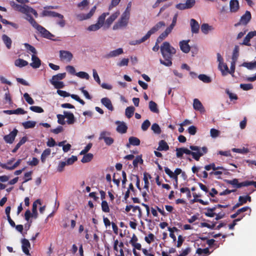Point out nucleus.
Wrapping results in <instances>:
<instances>
[{
    "mask_svg": "<svg viewBox=\"0 0 256 256\" xmlns=\"http://www.w3.org/2000/svg\"><path fill=\"white\" fill-rule=\"evenodd\" d=\"M162 55L165 60L160 59V63L165 66H170L172 65V58L176 54V50L168 42H164L160 46Z\"/></svg>",
    "mask_w": 256,
    "mask_h": 256,
    "instance_id": "f257e3e1",
    "label": "nucleus"
},
{
    "mask_svg": "<svg viewBox=\"0 0 256 256\" xmlns=\"http://www.w3.org/2000/svg\"><path fill=\"white\" fill-rule=\"evenodd\" d=\"M130 16V10L126 8L122 14L120 18L114 24L112 27L114 30H117L127 26Z\"/></svg>",
    "mask_w": 256,
    "mask_h": 256,
    "instance_id": "f03ea898",
    "label": "nucleus"
},
{
    "mask_svg": "<svg viewBox=\"0 0 256 256\" xmlns=\"http://www.w3.org/2000/svg\"><path fill=\"white\" fill-rule=\"evenodd\" d=\"M66 73H61L53 76L50 80V84L56 89L63 88L64 84L60 80L66 77Z\"/></svg>",
    "mask_w": 256,
    "mask_h": 256,
    "instance_id": "7ed1b4c3",
    "label": "nucleus"
},
{
    "mask_svg": "<svg viewBox=\"0 0 256 256\" xmlns=\"http://www.w3.org/2000/svg\"><path fill=\"white\" fill-rule=\"evenodd\" d=\"M190 148L192 150V158L197 161L199 160L200 157L208 152V149L205 146L200 148L198 146H191Z\"/></svg>",
    "mask_w": 256,
    "mask_h": 256,
    "instance_id": "20e7f679",
    "label": "nucleus"
},
{
    "mask_svg": "<svg viewBox=\"0 0 256 256\" xmlns=\"http://www.w3.org/2000/svg\"><path fill=\"white\" fill-rule=\"evenodd\" d=\"M18 12H20L26 15V19L30 22V18H33L30 14H32L36 18H38V14L37 12L32 8L26 5L18 7Z\"/></svg>",
    "mask_w": 256,
    "mask_h": 256,
    "instance_id": "39448f33",
    "label": "nucleus"
},
{
    "mask_svg": "<svg viewBox=\"0 0 256 256\" xmlns=\"http://www.w3.org/2000/svg\"><path fill=\"white\" fill-rule=\"evenodd\" d=\"M109 15L108 12H104L102 14L98 19L97 22L95 24L90 26L87 30L88 31H96L104 26L105 18L107 16Z\"/></svg>",
    "mask_w": 256,
    "mask_h": 256,
    "instance_id": "423d86ee",
    "label": "nucleus"
},
{
    "mask_svg": "<svg viewBox=\"0 0 256 256\" xmlns=\"http://www.w3.org/2000/svg\"><path fill=\"white\" fill-rule=\"evenodd\" d=\"M96 10V6H94L90 9L88 13H76L75 14L74 17L77 20L80 22L89 20L94 15Z\"/></svg>",
    "mask_w": 256,
    "mask_h": 256,
    "instance_id": "0eeeda50",
    "label": "nucleus"
},
{
    "mask_svg": "<svg viewBox=\"0 0 256 256\" xmlns=\"http://www.w3.org/2000/svg\"><path fill=\"white\" fill-rule=\"evenodd\" d=\"M178 16V14H174L172 18L171 24L160 35L159 40L167 38L168 36L172 32L174 27L176 25Z\"/></svg>",
    "mask_w": 256,
    "mask_h": 256,
    "instance_id": "6e6552de",
    "label": "nucleus"
},
{
    "mask_svg": "<svg viewBox=\"0 0 256 256\" xmlns=\"http://www.w3.org/2000/svg\"><path fill=\"white\" fill-rule=\"evenodd\" d=\"M30 24L36 28L42 36H43L50 38L52 34L46 29L42 26H40L34 18H30Z\"/></svg>",
    "mask_w": 256,
    "mask_h": 256,
    "instance_id": "1a4fd4ad",
    "label": "nucleus"
},
{
    "mask_svg": "<svg viewBox=\"0 0 256 256\" xmlns=\"http://www.w3.org/2000/svg\"><path fill=\"white\" fill-rule=\"evenodd\" d=\"M110 132L108 131H102L100 134L98 140H104L106 145L110 146L114 142L113 138L110 136Z\"/></svg>",
    "mask_w": 256,
    "mask_h": 256,
    "instance_id": "9d476101",
    "label": "nucleus"
},
{
    "mask_svg": "<svg viewBox=\"0 0 256 256\" xmlns=\"http://www.w3.org/2000/svg\"><path fill=\"white\" fill-rule=\"evenodd\" d=\"M196 4V0H186L185 3H180L176 5V8L180 10H184L192 8Z\"/></svg>",
    "mask_w": 256,
    "mask_h": 256,
    "instance_id": "9b49d317",
    "label": "nucleus"
},
{
    "mask_svg": "<svg viewBox=\"0 0 256 256\" xmlns=\"http://www.w3.org/2000/svg\"><path fill=\"white\" fill-rule=\"evenodd\" d=\"M60 58L62 61L69 62L72 60L73 54L71 52L68 50H60Z\"/></svg>",
    "mask_w": 256,
    "mask_h": 256,
    "instance_id": "f8f14e48",
    "label": "nucleus"
},
{
    "mask_svg": "<svg viewBox=\"0 0 256 256\" xmlns=\"http://www.w3.org/2000/svg\"><path fill=\"white\" fill-rule=\"evenodd\" d=\"M166 26V23L164 21H160L152 27L146 33L150 38V36Z\"/></svg>",
    "mask_w": 256,
    "mask_h": 256,
    "instance_id": "ddd939ff",
    "label": "nucleus"
},
{
    "mask_svg": "<svg viewBox=\"0 0 256 256\" xmlns=\"http://www.w3.org/2000/svg\"><path fill=\"white\" fill-rule=\"evenodd\" d=\"M120 15V12H116L110 15L106 20L105 19L104 26V28H108L110 27L113 22L118 18Z\"/></svg>",
    "mask_w": 256,
    "mask_h": 256,
    "instance_id": "4468645a",
    "label": "nucleus"
},
{
    "mask_svg": "<svg viewBox=\"0 0 256 256\" xmlns=\"http://www.w3.org/2000/svg\"><path fill=\"white\" fill-rule=\"evenodd\" d=\"M190 42V40H182L180 42H179V46L180 50L184 52V53H188L190 50V46L188 44V42Z\"/></svg>",
    "mask_w": 256,
    "mask_h": 256,
    "instance_id": "2eb2a0df",
    "label": "nucleus"
},
{
    "mask_svg": "<svg viewBox=\"0 0 256 256\" xmlns=\"http://www.w3.org/2000/svg\"><path fill=\"white\" fill-rule=\"evenodd\" d=\"M116 124L118 125L116 131L120 134H125L128 129L126 124L124 122L116 121Z\"/></svg>",
    "mask_w": 256,
    "mask_h": 256,
    "instance_id": "dca6fc26",
    "label": "nucleus"
},
{
    "mask_svg": "<svg viewBox=\"0 0 256 256\" xmlns=\"http://www.w3.org/2000/svg\"><path fill=\"white\" fill-rule=\"evenodd\" d=\"M251 19V14L248 11H246L245 14L243 15L240 20L239 23L235 24V26H237L240 24H246Z\"/></svg>",
    "mask_w": 256,
    "mask_h": 256,
    "instance_id": "f3484780",
    "label": "nucleus"
},
{
    "mask_svg": "<svg viewBox=\"0 0 256 256\" xmlns=\"http://www.w3.org/2000/svg\"><path fill=\"white\" fill-rule=\"evenodd\" d=\"M18 130L16 129L14 130L9 134L4 136V140L9 144H12L14 140V138L18 134Z\"/></svg>",
    "mask_w": 256,
    "mask_h": 256,
    "instance_id": "a211bd4d",
    "label": "nucleus"
},
{
    "mask_svg": "<svg viewBox=\"0 0 256 256\" xmlns=\"http://www.w3.org/2000/svg\"><path fill=\"white\" fill-rule=\"evenodd\" d=\"M22 249L23 252L26 255H30L29 249L30 248V244L29 241L26 239L22 240Z\"/></svg>",
    "mask_w": 256,
    "mask_h": 256,
    "instance_id": "6ab92c4d",
    "label": "nucleus"
},
{
    "mask_svg": "<svg viewBox=\"0 0 256 256\" xmlns=\"http://www.w3.org/2000/svg\"><path fill=\"white\" fill-rule=\"evenodd\" d=\"M239 2L238 0H230V10L231 12H236L239 10Z\"/></svg>",
    "mask_w": 256,
    "mask_h": 256,
    "instance_id": "aec40b11",
    "label": "nucleus"
},
{
    "mask_svg": "<svg viewBox=\"0 0 256 256\" xmlns=\"http://www.w3.org/2000/svg\"><path fill=\"white\" fill-rule=\"evenodd\" d=\"M193 108L195 110L200 111V112H204L205 111L202 102L197 98L194 100Z\"/></svg>",
    "mask_w": 256,
    "mask_h": 256,
    "instance_id": "412c9836",
    "label": "nucleus"
},
{
    "mask_svg": "<svg viewBox=\"0 0 256 256\" xmlns=\"http://www.w3.org/2000/svg\"><path fill=\"white\" fill-rule=\"evenodd\" d=\"M65 118L67 119L66 122L68 124H72L76 122V119L72 113L66 111L64 112Z\"/></svg>",
    "mask_w": 256,
    "mask_h": 256,
    "instance_id": "4be33fe9",
    "label": "nucleus"
},
{
    "mask_svg": "<svg viewBox=\"0 0 256 256\" xmlns=\"http://www.w3.org/2000/svg\"><path fill=\"white\" fill-rule=\"evenodd\" d=\"M124 53L123 49L122 48H118L116 50L110 51L108 53L106 57L108 58L118 56Z\"/></svg>",
    "mask_w": 256,
    "mask_h": 256,
    "instance_id": "5701e85b",
    "label": "nucleus"
},
{
    "mask_svg": "<svg viewBox=\"0 0 256 256\" xmlns=\"http://www.w3.org/2000/svg\"><path fill=\"white\" fill-rule=\"evenodd\" d=\"M32 62L30 64V66L34 68H38L41 64V61L40 58L35 54L32 56Z\"/></svg>",
    "mask_w": 256,
    "mask_h": 256,
    "instance_id": "b1692460",
    "label": "nucleus"
},
{
    "mask_svg": "<svg viewBox=\"0 0 256 256\" xmlns=\"http://www.w3.org/2000/svg\"><path fill=\"white\" fill-rule=\"evenodd\" d=\"M254 36H256V31H252L248 32L244 38L242 44L250 46V41Z\"/></svg>",
    "mask_w": 256,
    "mask_h": 256,
    "instance_id": "393cba45",
    "label": "nucleus"
},
{
    "mask_svg": "<svg viewBox=\"0 0 256 256\" xmlns=\"http://www.w3.org/2000/svg\"><path fill=\"white\" fill-rule=\"evenodd\" d=\"M190 26L191 31L192 33L197 34L199 31L200 26L198 23L194 18L190 20Z\"/></svg>",
    "mask_w": 256,
    "mask_h": 256,
    "instance_id": "a878e982",
    "label": "nucleus"
},
{
    "mask_svg": "<svg viewBox=\"0 0 256 256\" xmlns=\"http://www.w3.org/2000/svg\"><path fill=\"white\" fill-rule=\"evenodd\" d=\"M218 68L221 72L223 76H226L228 74L229 70L227 64L224 62L218 64Z\"/></svg>",
    "mask_w": 256,
    "mask_h": 256,
    "instance_id": "bb28decb",
    "label": "nucleus"
},
{
    "mask_svg": "<svg viewBox=\"0 0 256 256\" xmlns=\"http://www.w3.org/2000/svg\"><path fill=\"white\" fill-rule=\"evenodd\" d=\"M101 102L108 109L112 111L114 110V107L112 104L110 100L108 98H104L101 100Z\"/></svg>",
    "mask_w": 256,
    "mask_h": 256,
    "instance_id": "cd10ccee",
    "label": "nucleus"
},
{
    "mask_svg": "<svg viewBox=\"0 0 256 256\" xmlns=\"http://www.w3.org/2000/svg\"><path fill=\"white\" fill-rule=\"evenodd\" d=\"M42 16H48L51 17H55L58 18H62V14H58V12L48 10H44L42 12Z\"/></svg>",
    "mask_w": 256,
    "mask_h": 256,
    "instance_id": "c85d7f7f",
    "label": "nucleus"
},
{
    "mask_svg": "<svg viewBox=\"0 0 256 256\" xmlns=\"http://www.w3.org/2000/svg\"><path fill=\"white\" fill-rule=\"evenodd\" d=\"M138 240V239L136 236L134 234L130 242L134 248L140 250L141 249V244L137 242Z\"/></svg>",
    "mask_w": 256,
    "mask_h": 256,
    "instance_id": "c756f323",
    "label": "nucleus"
},
{
    "mask_svg": "<svg viewBox=\"0 0 256 256\" xmlns=\"http://www.w3.org/2000/svg\"><path fill=\"white\" fill-rule=\"evenodd\" d=\"M89 2L88 0H83L77 4V7L80 10H84L88 8Z\"/></svg>",
    "mask_w": 256,
    "mask_h": 256,
    "instance_id": "7c9ffc66",
    "label": "nucleus"
},
{
    "mask_svg": "<svg viewBox=\"0 0 256 256\" xmlns=\"http://www.w3.org/2000/svg\"><path fill=\"white\" fill-rule=\"evenodd\" d=\"M2 40L8 49H10L12 46V40L11 38L6 34L2 36Z\"/></svg>",
    "mask_w": 256,
    "mask_h": 256,
    "instance_id": "2f4dec72",
    "label": "nucleus"
},
{
    "mask_svg": "<svg viewBox=\"0 0 256 256\" xmlns=\"http://www.w3.org/2000/svg\"><path fill=\"white\" fill-rule=\"evenodd\" d=\"M148 38H149L148 36V35L146 34L142 38L138 40H134L130 41L129 44L131 46H135V45L140 44L141 43L144 42Z\"/></svg>",
    "mask_w": 256,
    "mask_h": 256,
    "instance_id": "473e14b6",
    "label": "nucleus"
},
{
    "mask_svg": "<svg viewBox=\"0 0 256 256\" xmlns=\"http://www.w3.org/2000/svg\"><path fill=\"white\" fill-rule=\"evenodd\" d=\"M169 149V146L167 143L164 140H161L159 142V146L157 148L158 150H168Z\"/></svg>",
    "mask_w": 256,
    "mask_h": 256,
    "instance_id": "72a5a7b5",
    "label": "nucleus"
},
{
    "mask_svg": "<svg viewBox=\"0 0 256 256\" xmlns=\"http://www.w3.org/2000/svg\"><path fill=\"white\" fill-rule=\"evenodd\" d=\"M214 30V28L212 26L208 25V24H204L201 26L202 32L204 34H208L209 32Z\"/></svg>",
    "mask_w": 256,
    "mask_h": 256,
    "instance_id": "f704fd0d",
    "label": "nucleus"
},
{
    "mask_svg": "<svg viewBox=\"0 0 256 256\" xmlns=\"http://www.w3.org/2000/svg\"><path fill=\"white\" fill-rule=\"evenodd\" d=\"M148 107L152 112L156 114L159 112V110L158 108V105L154 101L151 100L149 102Z\"/></svg>",
    "mask_w": 256,
    "mask_h": 256,
    "instance_id": "c9c22d12",
    "label": "nucleus"
},
{
    "mask_svg": "<svg viewBox=\"0 0 256 256\" xmlns=\"http://www.w3.org/2000/svg\"><path fill=\"white\" fill-rule=\"evenodd\" d=\"M22 162L21 159H18L15 163H14L12 165V166H7L6 165H2V168L4 169H6L7 170H13L16 168Z\"/></svg>",
    "mask_w": 256,
    "mask_h": 256,
    "instance_id": "e433bc0d",
    "label": "nucleus"
},
{
    "mask_svg": "<svg viewBox=\"0 0 256 256\" xmlns=\"http://www.w3.org/2000/svg\"><path fill=\"white\" fill-rule=\"evenodd\" d=\"M204 168L206 170H210L211 169H212L213 170H225V169L222 166H218L216 167L214 164L212 163L208 165H206L204 166Z\"/></svg>",
    "mask_w": 256,
    "mask_h": 256,
    "instance_id": "4c0bfd02",
    "label": "nucleus"
},
{
    "mask_svg": "<svg viewBox=\"0 0 256 256\" xmlns=\"http://www.w3.org/2000/svg\"><path fill=\"white\" fill-rule=\"evenodd\" d=\"M23 127L26 128H32L36 126V122L34 121H27L22 124Z\"/></svg>",
    "mask_w": 256,
    "mask_h": 256,
    "instance_id": "58836bf2",
    "label": "nucleus"
},
{
    "mask_svg": "<svg viewBox=\"0 0 256 256\" xmlns=\"http://www.w3.org/2000/svg\"><path fill=\"white\" fill-rule=\"evenodd\" d=\"M50 153L51 150L50 148H46L42 152L40 157L42 162H45L46 158L50 155Z\"/></svg>",
    "mask_w": 256,
    "mask_h": 256,
    "instance_id": "ea45409f",
    "label": "nucleus"
},
{
    "mask_svg": "<svg viewBox=\"0 0 256 256\" xmlns=\"http://www.w3.org/2000/svg\"><path fill=\"white\" fill-rule=\"evenodd\" d=\"M164 172L170 178H172L174 180L176 183L178 182V176H174L173 174V172L170 168H168V167H165Z\"/></svg>",
    "mask_w": 256,
    "mask_h": 256,
    "instance_id": "a19ab883",
    "label": "nucleus"
},
{
    "mask_svg": "<svg viewBox=\"0 0 256 256\" xmlns=\"http://www.w3.org/2000/svg\"><path fill=\"white\" fill-rule=\"evenodd\" d=\"M134 110L135 108L132 106L126 108L125 112L126 116L128 118H130L132 116Z\"/></svg>",
    "mask_w": 256,
    "mask_h": 256,
    "instance_id": "79ce46f5",
    "label": "nucleus"
},
{
    "mask_svg": "<svg viewBox=\"0 0 256 256\" xmlns=\"http://www.w3.org/2000/svg\"><path fill=\"white\" fill-rule=\"evenodd\" d=\"M14 64L16 66L23 67L28 64V62L22 59L18 58L15 60Z\"/></svg>",
    "mask_w": 256,
    "mask_h": 256,
    "instance_id": "37998d69",
    "label": "nucleus"
},
{
    "mask_svg": "<svg viewBox=\"0 0 256 256\" xmlns=\"http://www.w3.org/2000/svg\"><path fill=\"white\" fill-rule=\"evenodd\" d=\"M129 144L132 146H139L140 144V140L134 136H131L128 139Z\"/></svg>",
    "mask_w": 256,
    "mask_h": 256,
    "instance_id": "c03bdc74",
    "label": "nucleus"
},
{
    "mask_svg": "<svg viewBox=\"0 0 256 256\" xmlns=\"http://www.w3.org/2000/svg\"><path fill=\"white\" fill-rule=\"evenodd\" d=\"M93 158V154L91 153H88L86 154H84L81 160V162L82 163H86L90 162Z\"/></svg>",
    "mask_w": 256,
    "mask_h": 256,
    "instance_id": "a18cd8bd",
    "label": "nucleus"
},
{
    "mask_svg": "<svg viewBox=\"0 0 256 256\" xmlns=\"http://www.w3.org/2000/svg\"><path fill=\"white\" fill-rule=\"evenodd\" d=\"M198 78L205 83H209L212 80L210 77L204 74H200L198 76Z\"/></svg>",
    "mask_w": 256,
    "mask_h": 256,
    "instance_id": "49530a36",
    "label": "nucleus"
},
{
    "mask_svg": "<svg viewBox=\"0 0 256 256\" xmlns=\"http://www.w3.org/2000/svg\"><path fill=\"white\" fill-rule=\"evenodd\" d=\"M242 66L246 68L249 70H252L256 68V61L254 62H244Z\"/></svg>",
    "mask_w": 256,
    "mask_h": 256,
    "instance_id": "de8ad7c7",
    "label": "nucleus"
},
{
    "mask_svg": "<svg viewBox=\"0 0 256 256\" xmlns=\"http://www.w3.org/2000/svg\"><path fill=\"white\" fill-rule=\"evenodd\" d=\"M76 76L79 77L80 78H84L87 80H89V78H90L89 74L88 73H86V72H76Z\"/></svg>",
    "mask_w": 256,
    "mask_h": 256,
    "instance_id": "09e8293b",
    "label": "nucleus"
},
{
    "mask_svg": "<svg viewBox=\"0 0 256 256\" xmlns=\"http://www.w3.org/2000/svg\"><path fill=\"white\" fill-rule=\"evenodd\" d=\"M38 202L40 204V200H37L34 202L32 204V216H34L35 218L37 217V205L36 203Z\"/></svg>",
    "mask_w": 256,
    "mask_h": 256,
    "instance_id": "8fccbe9b",
    "label": "nucleus"
},
{
    "mask_svg": "<svg viewBox=\"0 0 256 256\" xmlns=\"http://www.w3.org/2000/svg\"><path fill=\"white\" fill-rule=\"evenodd\" d=\"M151 129L156 134H160L161 133V129L158 124L156 123L152 124Z\"/></svg>",
    "mask_w": 256,
    "mask_h": 256,
    "instance_id": "3c124183",
    "label": "nucleus"
},
{
    "mask_svg": "<svg viewBox=\"0 0 256 256\" xmlns=\"http://www.w3.org/2000/svg\"><path fill=\"white\" fill-rule=\"evenodd\" d=\"M220 134V131L215 128H212L210 130V135L212 138L218 137Z\"/></svg>",
    "mask_w": 256,
    "mask_h": 256,
    "instance_id": "603ef678",
    "label": "nucleus"
},
{
    "mask_svg": "<svg viewBox=\"0 0 256 256\" xmlns=\"http://www.w3.org/2000/svg\"><path fill=\"white\" fill-rule=\"evenodd\" d=\"M182 174V176L185 179L186 177V174L184 172H182L180 168H177L175 170L174 172H173L174 176H178V175Z\"/></svg>",
    "mask_w": 256,
    "mask_h": 256,
    "instance_id": "864d4df0",
    "label": "nucleus"
},
{
    "mask_svg": "<svg viewBox=\"0 0 256 256\" xmlns=\"http://www.w3.org/2000/svg\"><path fill=\"white\" fill-rule=\"evenodd\" d=\"M58 118V122L59 124L64 125L66 124V121L64 120L65 119V116L64 114H57L56 116Z\"/></svg>",
    "mask_w": 256,
    "mask_h": 256,
    "instance_id": "5fc2aeb1",
    "label": "nucleus"
},
{
    "mask_svg": "<svg viewBox=\"0 0 256 256\" xmlns=\"http://www.w3.org/2000/svg\"><path fill=\"white\" fill-rule=\"evenodd\" d=\"M232 151L235 152L237 153H240V154H246L248 152L249 150L248 148H234L232 149Z\"/></svg>",
    "mask_w": 256,
    "mask_h": 256,
    "instance_id": "6e6d98bb",
    "label": "nucleus"
},
{
    "mask_svg": "<svg viewBox=\"0 0 256 256\" xmlns=\"http://www.w3.org/2000/svg\"><path fill=\"white\" fill-rule=\"evenodd\" d=\"M150 125V122L146 120L142 124L141 128L143 131H146Z\"/></svg>",
    "mask_w": 256,
    "mask_h": 256,
    "instance_id": "4d7b16f0",
    "label": "nucleus"
},
{
    "mask_svg": "<svg viewBox=\"0 0 256 256\" xmlns=\"http://www.w3.org/2000/svg\"><path fill=\"white\" fill-rule=\"evenodd\" d=\"M102 208L103 212H110V208L108 202L104 200L102 202Z\"/></svg>",
    "mask_w": 256,
    "mask_h": 256,
    "instance_id": "13d9d810",
    "label": "nucleus"
},
{
    "mask_svg": "<svg viewBox=\"0 0 256 256\" xmlns=\"http://www.w3.org/2000/svg\"><path fill=\"white\" fill-rule=\"evenodd\" d=\"M30 109L32 112L37 113H42L44 112V110L38 106H32L30 108Z\"/></svg>",
    "mask_w": 256,
    "mask_h": 256,
    "instance_id": "bf43d9fd",
    "label": "nucleus"
},
{
    "mask_svg": "<svg viewBox=\"0 0 256 256\" xmlns=\"http://www.w3.org/2000/svg\"><path fill=\"white\" fill-rule=\"evenodd\" d=\"M25 48L30 52H32L33 54H36L37 52L36 48L32 46L29 44H28L25 43L24 44Z\"/></svg>",
    "mask_w": 256,
    "mask_h": 256,
    "instance_id": "052dcab7",
    "label": "nucleus"
},
{
    "mask_svg": "<svg viewBox=\"0 0 256 256\" xmlns=\"http://www.w3.org/2000/svg\"><path fill=\"white\" fill-rule=\"evenodd\" d=\"M143 160L140 156H137L133 161V165L134 167H136L138 164H142Z\"/></svg>",
    "mask_w": 256,
    "mask_h": 256,
    "instance_id": "680f3d73",
    "label": "nucleus"
},
{
    "mask_svg": "<svg viewBox=\"0 0 256 256\" xmlns=\"http://www.w3.org/2000/svg\"><path fill=\"white\" fill-rule=\"evenodd\" d=\"M24 97L28 104H34V100L28 93L24 94Z\"/></svg>",
    "mask_w": 256,
    "mask_h": 256,
    "instance_id": "e2e57ef3",
    "label": "nucleus"
},
{
    "mask_svg": "<svg viewBox=\"0 0 256 256\" xmlns=\"http://www.w3.org/2000/svg\"><path fill=\"white\" fill-rule=\"evenodd\" d=\"M228 182L229 184H230L234 186L236 188H240V187H239V186H240V183L238 182V179L234 178L232 180H228Z\"/></svg>",
    "mask_w": 256,
    "mask_h": 256,
    "instance_id": "0e129e2a",
    "label": "nucleus"
},
{
    "mask_svg": "<svg viewBox=\"0 0 256 256\" xmlns=\"http://www.w3.org/2000/svg\"><path fill=\"white\" fill-rule=\"evenodd\" d=\"M78 160L77 157L74 156H72L70 158H68L66 162L67 165H71L74 164Z\"/></svg>",
    "mask_w": 256,
    "mask_h": 256,
    "instance_id": "69168bd1",
    "label": "nucleus"
},
{
    "mask_svg": "<svg viewBox=\"0 0 256 256\" xmlns=\"http://www.w3.org/2000/svg\"><path fill=\"white\" fill-rule=\"evenodd\" d=\"M240 87L244 90H248L252 88L253 86L251 84H240Z\"/></svg>",
    "mask_w": 256,
    "mask_h": 256,
    "instance_id": "338daca9",
    "label": "nucleus"
},
{
    "mask_svg": "<svg viewBox=\"0 0 256 256\" xmlns=\"http://www.w3.org/2000/svg\"><path fill=\"white\" fill-rule=\"evenodd\" d=\"M154 235L150 233L149 234L148 236L145 237L144 240L147 243L150 244L154 240Z\"/></svg>",
    "mask_w": 256,
    "mask_h": 256,
    "instance_id": "774afa93",
    "label": "nucleus"
}]
</instances>
